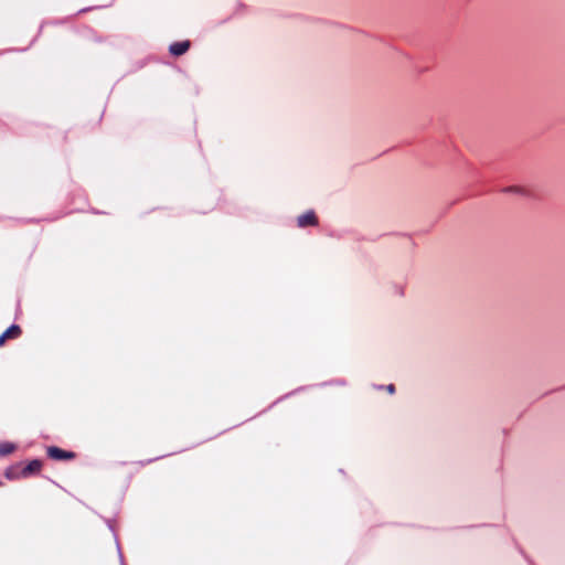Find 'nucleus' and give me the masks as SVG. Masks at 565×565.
<instances>
[{"label": "nucleus", "mask_w": 565, "mask_h": 565, "mask_svg": "<svg viewBox=\"0 0 565 565\" xmlns=\"http://www.w3.org/2000/svg\"><path fill=\"white\" fill-rule=\"evenodd\" d=\"M318 224L317 216L313 211H307L306 213L297 217L298 227L315 226Z\"/></svg>", "instance_id": "1"}, {"label": "nucleus", "mask_w": 565, "mask_h": 565, "mask_svg": "<svg viewBox=\"0 0 565 565\" xmlns=\"http://www.w3.org/2000/svg\"><path fill=\"white\" fill-rule=\"evenodd\" d=\"M47 455L55 460L72 459L75 457L74 452L65 451L58 447L52 446L47 448Z\"/></svg>", "instance_id": "2"}, {"label": "nucleus", "mask_w": 565, "mask_h": 565, "mask_svg": "<svg viewBox=\"0 0 565 565\" xmlns=\"http://www.w3.org/2000/svg\"><path fill=\"white\" fill-rule=\"evenodd\" d=\"M190 47L189 41L174 42L170 45L169 51L172 55L180 56Z\"/></svg>", "instance_id": "3"}, {"label": "nucleus", "mask_w": 565, "mask_h": 565, "mask_svg": "<svg viewBox=\"0 0 565 565\" xmlns=\"http://www.w3.org/2000/svg\"><path fill=\"white\" fill-rule=\"evenodd\" d=\"M42 461L39 459L31 460L21 471L22 477H28L32 473L40 471Z\"/></svg>", "instance_id": "4"}, {"label": "nucleus", "mask_w": 565, "mask_h": 565, "mask_svg": "<svg viewBox=\"0 0 565 565\" xmlns=\"http://www.w3.org/2000/svg\"><path fill=\"white\" fill-rule=\"evenodd\" d=\"M15 449L12 443H0V456H7Z\"/></svg>", "instance_id": "5"}, {"label": "nucleus", "mask_w": 565, "mask_h": 565, "mask_svg": "<svg viewBox=\"0 0 565 565\" xmlns=\"http://www.w3.org/2000/svg\"><path fill=\"white\" fill-rule=\"evenodd\" d=\"M21 330H20V327L17 326V324H12L11 327H9L4 332V337L7 338H15L20 334Z\"/></svg>", "instance_id": "6"}, {"label": "nucleus", "mask_w": 565, "mask_h": 565, "mask_svg": "<svg viewBox=\"0 0 565 565\" xmlns=\"http://www.w3.org/2000/svg\"><path fill=\"white\" fill-rule=\"evenodd\" d=\"M504 192L515 193V194H524V190L520 186H509L504 189Z\"/></svg>", "instance_id": "7"}, {"label": "nucleus", "mask_w": 565, "mask_h": 565, "mask_svg": "<svg viewBox=\"0 0 565 565\" xmlns=\"http://www.w3.org/2000/svg\"><path fill=\"white\" fill-rule=\"evenodd\" d=\"M386 390H387L388 393L392 394V393L395 392V386L393 384H390V385L386 386Z\"/></svg>", "instance_id": "8"}, {"label": "nucleus", "mask_w": 565, "mask_h": 565, "mask_svg": "<svg viewBox=\"0 0 565 565\" xmlns=\"http://www.w3.org/2000/svg\"><path fill=\"white\" fill-rule=\"evenodd\" d=\"M117 548H118V553H119L120 564L125 565V562H124V558H122V554H121V551H120V547H119L118 544H117Z\"/></svg>", "instance_id": "9"}, {"label": "nucleus", "mask_w": 565, "mask_h": 565, "mask_svg": "<svg viewBox=\"0 0 565 565\" xmlns=\"http://www.w3.org/2000/svg\"><path fill=\"white\" fill-rule=\"evenodd\" d=\"M6 476H7L9 479L14 478V475H13L12 470H8V471L6 472Z\"/></svg>", "instance_id": "10"}, {"label": "nucleus", "mask_w": 565, "mask_h": 565, "mask_svg": "<svg viewBox=\"0 0 565 565\" xmlns=\"http://www.w3.org/2000/svg\"><path fill=\"white\" fill-rule=\"evenodd\" d=\"M6 339H8L7 337H4V334L2 333L0 335V345L4 343Z\"/></svg>", "instance_id": "11"}]
</instances>
